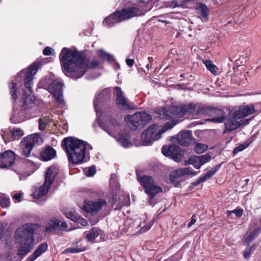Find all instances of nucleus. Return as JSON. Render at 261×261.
<instances>
[{
	"instance_id": "nucleus-46",
	"label": "nucleus",
	"mask_w": 261,
	"mask_h": 261,
	"mask_svg": "<svg viewBox=\"0 0 261 261\" xmlns=\"http://www.w3.org/2000/svg\"><path fill=\"white\" fill-rule=\"evenodd\" d=\"M248 144L247 143H244L240 145L239 146L236 147L233 150V153L234 154H236L239 152L243 151L245 148H246L248 146Z\"/></svg>"
},
{
	"instance_id": "nucleus-17",
	"label": "nucleus",
	"mask_w": 261,
	"mask_h": 261,
	"mask_svg": "<svg viewBox=\"0 0 261 261\" xmlns=\"http://www.w3.org/2000/svg\"><path fill=\"white\" fill-rule=\"evenodd\" d=\"M208 116L212 118L206 119V121L214 123H222L225 121L224 113L220 109L210 107Z\"/></svg>"
},
{
	"instance_id": "nucleus-52",
	"label": "nucleus",
	"mask_w": 261,
	"mask_h": 261,
	"mask_svg": "<svg viewBox=\"0 0 261 261\" xmlns=\"http://www.w3.org/2000/svg\"><path fill=\"white\" fill-rule=\"evenodd\" d=\"M53 51L54 49L52 48L47 46L43 49V54L45 56H49L52 54Z\"/></svg>"
},
{
	"instance_id": "nucleus-19",
	"label": "nucleus",
	"mask_w": 261,
	"mask_h": 261,
	"mask_svg": "<svg viewBox=\"0 0 261 261\" xmlns=\"http://www.w3.org/2000/svg\"><path fill=\"white\" fill-rule=\"evenodd\" d=\"M111 95V91L109 89H105L100 92L94 99L93 105L96 113L99 111V105L105 101Z\"/></svg>"
},
{
	"instance_id": "nucleus-13",
	"label": "nucleus",
	"mask_w": 261,
	"mask_h": 261,
	"mask_svg": "<svg viewBox=\"0 0 261 261\" xmlns=\"http://www.w3.org/2000/svg\"><path fill=\"white\" fill-rule=\"evenodd\" d=\"M162 153L164 155L172 159L176 162H180L182 159L181 149L177 145L164 146L162 148Z\"/></svg>"
},
{
	"instance_id": "nucleus-12",
	"label": "nucleus",
	"mask_w": 261,
	"mask_h": 261,
	"mask_svg": "<svg viewBox=\"0 0 261 261\" xmlns=\"http://www.w3.org/2000/svg\"><path fill=\"white\" fill-rule=\"evenodd\" d=\"M62 87L63 83L61 81L55 80L48 86L47 90L54 94L59 103L64 105L65 102L63 98Z\"/></svg>"
},
{
	"instance_id": "nucleus-57",
	"label": "nucleus",
	"mask_w": 261,
	"mask_h": 261,
	"mask_svg": "<svg viewBox=\"0 0 261 261\" xmlns=\"http://www.w3.org/2000/svg\"><path fill=\"white\" fill-rule=\"evenodd\" d=\"M199 178L200 179V181L202 182L205 181L207 179H209L210 178L208 176H207V175L206 173L205 174L202 175V176H201Z\"/></svg>"
},
{
	"instance_id": "nucleus-64",
	"label": "nucleus",
	"mask_w": 261,
	"mask_h": 261,
	"mask_svg": "<svg viewBox=\"0 0 261 261\" xmlns=\"http://www.w3.org/2000/svg\"><path fill=\"white\" fill-rule=\"evenodd\" d=\"M165 261H178V260L174 258H169L167 260H165Z\"/></svg>"
},
{
	"instance_id": "nucleus-4",
	"label": "nucleus",
	"mask_w": 261,
	"mask_h": 261,
	"mask_svg": "<svg viewBox=\"0 0 261 261\" xmlns=\"http://www.w3.org/2000/svg\"><path fill=\"white\" fill-rule=\"evenodd\" d=\"M256 112L253 105H243L231 110L225 122L224 133L232 131L241 125L248 123L249 120L243 118Z\"/></svg>"
},
{
	"instance_id": "nucleus-55",
	"label": "nucleus",
	"mask_w": 261,
	"mask_h": 261,
	"mask_svg": "<svg viewBox=\"0 0 261 261\" xmlns=\"http://www.w3.org/2000/svg\"><path fill=\"white\" fill-rule=\"evenodd\" d=\"M39 122H41L44 123V124H46L49 122H50V119L48 117H43L39 119Z\"/></svg>"
},
{
	"instance_id": "nucleus-34",
	"label": "nucleus",
	"mask_w": 261,
	"mask_h": 261,
	"mask_svg": "<svg viewBox=\"0 0 261 261\" xmlns=\"http://www.w3.org/2000/svg\"><path fill=\"white\" fill-rule=\"evenodd\" d=\"M183 111L184 113V115L187 114H193V117L194 115V112L196 111V105L193 103H189L187 105L182 106Z\"/></svg>"
},
{
	"instance_id": "nucleus-62",
	"label": "nucleus",
	"mask_w": 261,
	"mask_h": 261,
	"mask_svg": "<svg viewBox=\"0 0 261 261\" xmlns=\"http://www.w3.org/2000/svg\"><path fill=\"white\" fill-rule=\"evenodd\" d=\"M115 175H111V179H110V184L112 185L113 182H115V179H114V177H115Z\"/></svg>"
},
{
	"instance_id": "nucleus-51",
	"label": "nucleus",
	"mask_w": 261,
	"mask_h": 261,
	"mask_svg": "<svg viewBox=\"0 0 261 261\" xmlns=\"http://www.w3.org/2000/svg\"><path fill=\"white\" fill-rule=\"evenodd\" d=\"M66 217L68 218H69L70 219L72 220L73 221H76L77 219V218H79V216L75 215L73 212H69L66 214Z\"/></svg>"
},
{
	"instance_id": "nucleus-36",
	"label": "nucleus",
	"mask_w": 261,
	"mask_h": 261,
	"mask_svg": "<svg viewBox=\"0 0 261 261\" xmlns=\"http://www.w3.org/2000/svg\"><path fill=\"white\" fill-rule=\"evenodd\" d=\"M85 250V248L76 246H71L66 248L63 251V253H76Z\"/></svg>"
},
{
	"instance_id": "nucleus-23",
	"label": "nucleus",
	"mask_w": 261,
	"mask_h": 261,
	"mask_svg": "<svg viewBox=\"0 0 261 261\" xmlns=\"http://www.w3.org/2000/svg\"><path fill=\"white\" fill-rule=\"evenodd\" d=\"M197 14L201 19L203 21L208 20L209 9L207 6L203 3H199L196 7Z\"/></svg>"
},
{
	"instance_id": "nucleus-20",
	"label": "nucleus",
	"mask_w": 261,
	"mask_h": 261,
	"mask_svg": "<svg viewBox=\"0 0 261 261\" xmlns=\"http://www.w3.org/2000/svg\"><path fill=\"white\" fill-rule=\"evenodd\" d=\"M119 123L112 116L108 117V123L102 125L103 129L109 135L113 136V133L118 131Z\"/></svg>"
},
{
	"instance_id": "nucleus-49",
	"label": "nucleus",
	"mask_w": 261,
	"mask_h": 261,
	"mask_svg": "<svg viewBox=\"0 0 261 261\" xmlns=\"http://www.w3.org/2000/svg\"><path fill=\"white\" fill-rule=\"evenodd\" d=\"M182 171L183 172V175H190V174H193V175H197L198 173H196L195 171H191L190 169L188 167L187 168H181Z\"/></svg>"
},
{
	"instance_id": "nucleus-59",
	"label": "nucleus",
	"mask_w": 261,
	"mask_h": 261,
	"mask_svg": "<svg viewBox=\"0 0 261 261\" xmlns=\"http://www.w3.org/2000/svg\"><path fill=\"white\" fill-rule=\"evenodd\" d=\"M126 63L128 66L131 67L133 65L134 61L133 59H127L126 60Z\"/></svg>"
},
{
	"instance_id": "nucleus-54",
	"label": "nucleus",
	"mask_w": 261,
	"mask_h": 261,
	"mask_svg": "<svg viewBox=\"0 0 261 261\" xmlns=\"http://www.w3.org/2000/svg\"><path fill=\"white\" fill-rule=\"evenodd\" d=\"M80 223L82 226H86L88 224L87 221L82 217L80 216L77 218V220L75 221Z\"/></svg>"
},
{
	"instance_id": "nucleus-25",
	"label": "nucleus",
	"mask_w": 261,
	"mask_h": 261,
	"mask_svg": "<svg viewBox=\"0 0 261 261\" xmlns=\"http://www.w3.org/2000/svg\"><path fill=\"white\" fill-rule=\"evenodd\" d=\"M40 156L44 161H50L56 157V151L52 147L48 146L42 150Z\"/></svg>"
},
{
	"instance_id": "nucleus-9",
	"label": "nucleus",
	"mask_w": 261,
	"mask_h": 261,
	"mask_svg": "<svg viewBox=\"0 0 261 261\" xmlns=\"http://www.w3.org/2000/svg\"><path fill=\"white\" fill-rule=\"evenodd\" d=\"M42 142V139L38 134H34L24 137L20 143L22 154L26 157L30 156L34 146L40 144Z\"/></svg>"
},
{
	"instance_id": "nucleus-14",
	"label": "nucleus",
	"mask_w": 261,
	"mask_h": 261,
	"mask_svg": "<svg viewBox=\"0 0 261 261\" xmlns=\"http://www.w3.org/2000/svg\"><path fill=\"white\" fill-rule=\"evenodd\" d=\"M106 205L107 202L105 200L99 199L97 201H89L85 202L83 209L87 213L95 215Z\"/></svg>"
},
{
	"instance_id": "nucleus-43",
	"label": "nucleus",
	"mask_w": 261,
	"mask_h": 261,
	"mask_svg": "<svg viewBox=\"0 0 261 261\" xmlns=\"http://www.w3.org/2000/svg\"><path fill=\"white\" fill-rule=\"evenodd\" d=\"M201 166L209 162L211 159V156L209 154H206L199 156Z\"/></svg>"
},
{
	"instance_id": "nucleus-47",
	"label": "nucleus",
	"mask_w": 261,
	"mask_h": 261,
	"mask_svg": "<svg viewBox=\"0 0 261 261\" xmlns=\"http://www.w3.org/2000/svg\"><path fill=\"white\" fill-rule=\"evenodd\" d=\"M10 89H11V94L12 96V98L14 100H16L17 98V95H16V90L17 89L16 88V84L14 83L13 82L11 83L10 86Z\"/></svg>"
},
{
	"instance_id": "nucleus-26",
	"label": "nucleus",
	"mask_w": 261,
	"mask_h": 261,
	"mask_svg": "<svg viewBox=\"0 0 261 261\" xmlns=\"http://www.w3.org/2000/svg\"><path fill=\"white\" fill-rule=\"evenodd\" d=\"M47 249V244L45 243L40 244L32 255L27 258V261H34Z\"/></svg>"
},
{
	"instance_id": "nucleus-11",
	"label": "nucleus",
	"mask_w": 261,
	"mask_h": 261,
	"mask_svg": "<svg viewBox=\"0 0 261 261\" xmlns=\"http://www.w3.org/2000/svg\"><path fill=\"white\" fill-rule=\"evenodd\" d=\"M261 232V218L254 219L245 238V242L249 244Z\"/></svg>"
},
{
	"instance_id": "nucleus-35",
	"label": "nucleus",
	"mask_w": 261,
	"mask_h": 261,
	"mask_svg": "<svg viewBox=\"0 0 261 261\" xmlns=\"http://www.w3.org/2000/svg\"><path fill=\"white\" fill-rule=\"evenodd\" d=\"M203 63L206 68L213 74L216 75L217 74V67L213 63L212 61L207 60L203 61Z\"/></svg>"
},
{
	"instance_id": "nucleus-60",
	"label": "nucleus",
	"mask_w": 261,
	"mask_h": 261,
	"mask_svg": "<svg viewBox=\"0 0 261 261\" xmlns=\"http://www.w3.org/2000/svg\"><path fill=\"white\" fill-rule=\"evenodd\" d=\"M39 129L41 130H44L46 127V125L41 122H39Z\"/></svg>"
},
{
	"instance_id": "nucleus-21",
	"label": "nucleus",
	"mask_w": 261,
	"mask_h": 261,
	"mask_svg": "<svg viewBox=\"0 0 261 261\" xmlns=\"http://www.w3.org/2000/svg\"><path fill=\"white\" fill-rule=\"evenodd\" d=\"M68 225L65 222L61 221L57 219L50 220L45 227L47 232H51L56 229H63L67 227Z\"/></svg>"
},
{
	"instance_id": "nucleus-56",
	"label": "nucleus",
	"mask_w": 261,
	"mask_h": 261,
	"mask_svg": "<svg viewBox=\"0 0 261 261\" xmlns=\"http://www.w3.org/2000/svg\"><path fill=\"white\" fill-rule=\"evenodd\" d=\"M21 197H22V194L20 193L15 194L13 196V198L18 202L21 201Z\"/></svg>"
},
{
	"instance_id": "nucleus-61",
	"label": "nucleus",
	"mask_w": 261,
	"mask_h": 261,
	"mask_svg": "<svg viewBox=\"0 0 261 261\" xmlns=\"http://www.w3.org/2000/svg\"><path fill=\"white\" fill-rule=\"evenodd\" d=\"M196 221V220L194 218V217H192L191 221L188 224V227H191L195 223Z\"/></svg>"
},
{
	"instance_id": "nucleus-50",
	"label": "nucleus",
	"mask_w": 261,
	"mask_h": 261,
	"mask_svg": "<svg viewBox=\"0 0 261 261\" xmlns=\"http://www.w3.org/2000/svg\"><path fill=\"white\" fill-rule=\"evenodd\" d=\"M253 246H252L250 247L247 248L245 250V251L244 252V253H243V257L245 259H248L249 257V256L250 255V254H251V252L252 249L253 248Z\"/></svg>"
},
{
	"instance_id": "nucleus-24",
	"label": "nucleus",
	"mask_w": 261,
	"mask_h": 261,
	"mask_svg": "<svg viewBox=\"0 0 261 261\" xmlns=\"http://www.w3.org/2000/svg\"><path fill=\"white\" fill-rule=\"evenodd\" d=\"M58 173V169L55 166L48 167L45 172L44 181L46 183H49V185H52Z\"/></svg>"
},
{
	"instance_id": "nucleus-29",
	"label": "nucleus",
	"mask_w": 261,
	"mask_h": 261,
	"mask_svg": "<svg viewBox=\"0 0 261 261\" xmlns=\"http://www.w3.org/2000/svg\"><path fill=\"white\" fill-rule=\"evenodd\" d=\"M100 230L97 227H92L85 233V238L88 242H93L94 240L100 234Z\"/></svg>"
},
{
	"instance_id": "nucleus-41",
	"label": "nucleus",
	"mask_w": 261,
	"mask_h": 261,
	"mask_svg": "<svg viewBox=\"0 0 261 261\" xmlns=\"http://www.w3.org/2000/svg\"><path fill=\"white\" fill-rule=\"evenodd\" d=\"M99 56L103 60L110 62L113 60V57L111 55L101 50L99 51Z\"/></svg>"
},
{
	"instance_id": "nucleus-30",
	"label": "nucleus",
	"mask_w": 261,
	"mask_h": 261,
	"mask_svg": "<svg viewBox=\"0 0 261 261\" xmlns=\"http://www.w3.org/2000/svg\"><path fill=\"white\" fill-rule=\"evenodd\" d=\"M210 107L202 105L196 106V112L193 115V117L198 118L202 116H208Z\"/></svg>"
},
{
	"instance_id": "nucleus-1",
	"label": "nucleus",
	"mask_w": 261,
	"mask_h": 261,
	"mask_svg": "<svg viewBox=\"0 0 261 261\" xmlns=\"http://www.w3.org/2000/svg\"><path fill=\"white\" fill-rule=\"evenodd\" d=\"M59 58L63 72L74 79L82 77L88 68H96L99 64L96 60L86 63L77 51L66 47L62 49Z\"/></svg>"
},
{
	"instance_id": "nucleus-38",
	"label": "nucleus",
	"mask_w": 261,
	"mask_h": 261,
	"mask_svg": "<svg viewBox=\"0 0 261 261\" xmlns=\"http://www.w3.org/2000/svg\"><path fill=\"white\" fill-rule=\"evenodd\" d=\"M191 0H173L169 4V6L172 8L182 6Z\"/></svg>"
},
{
	"instance_id": "nucleus-15",
	"label": "nucleus",
	"mask_w": 261,
	"mask_h": 261,
	"mask_svg": "<svg viewBox=\"0 0 261 261\" xmlns=\"http://www.w3.org/2000/svg\"><path fill=\"white\" fill-rule=\"evenodd\" d=\"M116 95V103L118 107L121 109H131L133 108L132 103L124 96L121 88L118 87L115 88Z\"/></svg>"
},
{
	"instance_id": "nucleus-5",
	"label": "nucleus",
	"mask_w": 261,
	"mask_h": 261,
	"mask_svg": "<svg viewBox=\"0 0 261 261\" xmlns=\"http://www.w3.org/2000/svg\"><path fill=\"white\" fill-rule=\"evenodd\" d=\"M63 147L69 161L72 164H78L83 162L86 149V145L83 141L73 137L66 138L63 141Z\"/></svg>"
},
{
	"instance_id": "nucleus-18",
	"label": "nucleus",
	"mask_w": 261,
	"mask_h": 261,
	"mask_svg": "<svg viewBox=\"0 0 261 261\" xmlns=\"http://www.w3.org/2000/svg\"><path fill=\"white\" fill-rule=\"evenodd\" d=\"M177 142L182 146H188L194 142L192 132L184 130L180 132L177 136Z\"/></svg>"
},
{
	"instance_id": "nucleus-44",
	"label": "nucleus",
	"mask_w": 261,
	"mask_h": 261,
	"mask_svg": "<svg viewBox=\"0 0 261 261\" xmlns=\"http://www.w3.org/2000/svg\"><path fill=\"white\" fill-rule=\"evenodd\" d=\"M153 223V220L146 225H144V223H141L139 224V226L141 227V232H145L150 229Z\"/></svg>"
},
{
	"instance_id": "nucleus-8",
	"label": "nucleus",
	"mask_w": 261,
	"mask_h": 261,
	"mask_svg": "<svg viewBox=\"0 0 261 261\" xmlns=\"http://www.w3.org/2000/svg\"><path fill=\"white\" fill-rule=\"evenodd\" d=\"M127 124L133 130L142 128L146 123L152 120V116L144 112H137L132 115H128Z\"/></svg>"
},
{
	"instance_id": "nucleus-33",
	"label": "nucleus",
	"mask_w": 261,
	"mask_h": 261,
	"mask_svg": "<svg viewBox=\"0 0 261 261\" xmlns=\"http://www.w3.org/2000/svg\"><path fill=\"white\" fill-rule=\"evenodd\" d=\"M10 200L9 197L4 193H0V205L3 208L10 206Z\"/></svg>"
},
{
	"instance_id": "nucleus-32",
	"label": "nucleus",
	"mask_w": 261,
	"mask_h": 261,
	"mask_svg": "<svg viewBox=\"0 0 261 261\" xmlns=\"http://www.w3.org/2000/svg\"><path fill=\"white\" fill-rule=\"evenodd\" d=\"M186 164L192 165L196 169H198L201 167L199 156L197 155L190 156Z\"/></svg>"
},
{
	"instance_id": "nucleus-42",
	"label": "nucleus",
	"mask_w": 261,
	"mask_h": 261,
	"mask_svg": "<svg viewBox=\"0 0 261 261\" xmlns=\"http://www.w3.org/2000/svg\"><path fill=\"white\" fill-rule=\"evenodd\" d=\"M184 176L181 168L176 170L172 172L170 175L171 180L173 181L175 179Z\"/></svg>"
},
{
	"instance_id": "nucleus-28",
	"label": "nucleus",
	"mask_w": 261,
	"mask_h": 261,
	"mask_svg": "<svg viewBox=\"0 0 261 261\" xmlns=\"http://www.w3.org/2000/svg\"><path fill=\"white\" fill-rule=\"evenodd\" d=\"M128 132L126 130H121L117 137L118 142L124 147H127L130 144Z\"/></svg>"
},
{
	"instance_id": "nucleus-7",
	"label": "nucleus",
	"mask_w": 261,
	"mask_h": 261,
	"mask_svg": "<svg viewBox=\"0 0 261 261\" xmlns=\"http://www.w3.org/2000/svg\"><path fill=\"white\" fill-rule=\"evenodd\" d=\"M137 179L143 187L145 193L149 196V202L153 204L152 200L156 194L162 192V188L159 186L154 178L149 175H137Z\"/></svg>"
},
{
	"instance_id": "nucleus-10",
	"label": "nucleus",
	"mask_w": 261,
	"mask_h": 261,
	"mask_svg": "<svg viewBox=\"0 0 261 261\" xmlns=\"http://www.w3.org/2000/svg\"><path fill=\"white\" fill-rule=\"evenodd\" d=\"M162 132L156 124L150 126L141 134V140L144 145H150L153 141L159 139Z\"/></svg>"
},
{
	"instance_id": "nucleus-2",
	"label": "nucleus",
	"mask_w": 261,
	"mask_h": 261,
	"mask_svg": "<svg viewBox=\"0 0 261 261\" xmlns=\"http://www.w3.org/2000/svg\"><path fill=\"white\" fill-rule=\"evenodd\" d=\"M39 66V63H35L30 65L27 70H21L19 73L20 75L24 74V86L28 92L25 90L23 91V102L20 109H18L15 105L14 106V112L12 119L14 120L15 123L22 122L30 117L28 115V112L34 105L31 96V94L32 93L31 85L33 76L37 71Z\"/></svg>"
},
{
	"instance_id": "nucleus-53",
	"label": "nucleus",
	"mask_w": 261,
	"mask_h": 261,
	"mask_svg": "<svg viewBox=\"0 0 261 261\" xmlns=\"http://www.w3.org/2000/svg\"><path fill=\"white\" fill-rule=\"evenodd\" d=\"M219 168V166H216V167H214L212 170L209 171L206 173L207 176H208L209 178H210L216 173V172L218 171Z\"/></svg>"
},
{
	"instance_id": "nucleus-22",
	"label": "nucleus",
	"mask_w": 261,
	"mask_h": 261,
	"mask_svg": "<svg viewBox=\"0 0 261 261\" xmlns=\"http://www.w3.org/2000/svg\"><path fill=\"white\" fill-rule=\"evenodd\" d=\"M11 137L10 138H9L4 130H2L1 132V135L6 143L14 140H18L24 135V133L23 131L21 129L19 128H13L11 131Z\"/></svg>"
},
{
	"instance_id": "nucleus-6",
	"label": "nucleus",
	"mask_w": 261,
	"mask_h": 261,
	"mask_svg": "<svg viewBox=\"0 0 261 261\" xmlns=\"http://www.w3.org/2000/svg\"><path fill=\"white\" fill-rule=\"evenodd\" d=\"M147 11L148 9L143 7H132L123 9L121 11H117L106 17L103 21V24L111 27L116 23L144 14Z\"/></svg>"
},
{
	"instance_id": "nucleus-31",
	"label": "nucleus",
	"mask_w": 261,
	"mask_h": 261,
	"mask_svg": "<svg viewBox=\"0 0 261 261\" xmlns=\"http://www.w3.org/2000/svg\"><path fill=\"white\" fill-rule=\"evenodd\" d=\"M183 110L182 106H172L170 108L169 111L170 113L172 114L173 116L178 117H181L184 116Z\"/></svg>"
},
{
	"instance_id": "nucleus-16",
	"label": "nucleus",
	"mask_w": 261,
	"mask_h": 261,
	"mask_svg": "<svg viewBox=\"0 0 261 261\" xmlns=\"http://www.w3.org/2000/svg\"><path fill=\"white\" fill-rule=\"evenodd\" d=\"M15 160V153L11 150H7L0 153V168H8L14 164Z\"/></svg>"
},
{
	"instance_id": "nucleus-37",
	"label": "nucleus",
	"mask_w": 261,
	"mask_h": 261,
	"mask_svg": "<svg viewBox=\"0 0 261 261\" xmlns=\"http://www.w3.org/2000/svg\"><path fill=\"white\" fill-rule=\"evenodd\" d=\"M177 123L178 121L174 120H172L171 121L166 123L162 128H160V129L162 132V134H163L166 131L172 128L176 124H177Z\"/></svg>"
},
{
	"instance_id": "nucleus-63",
	"label": "nucleus",
	"mask_w": 261,
	"mask_h": 261,
	"mask_svg": "<svg viewBox=\"0 0 261 261\" xmlns=\"http://www.w3.org/2000/svg\"><path fill=\"white\" fill-rule=\"evenodd\" d=\"M201 182L200 181V179L199 178H198L197 180H196L193 183V184L194 185V186H197L198 185H199L200 183H201Z\"/></svg>"
},
{
	"instance_id": "nucleus-40",
	"label": "nucleus",
	"mask_w": 261,
	"mask_h": 261,
	"mask_svg": "<svg viewBox=\"0 0 261 261\" xmlns=\"http://www.w3.org/2000/svg\"><path fill=\"white\" fill-rule=\"evenodd\" d=\"M156 114L161 119H169L170 118L167 110L163 108L157 110L156 111Z\"/></svg>"
},
{
	"instance_id": "nucleus-27",
	"label": "nucleus",
	"mask_w": 261,
	"mask_h": 261,
	"mask_svg": "<svg viewBox=\"0 0 261 261\" xmlns=\"http://www.w3.org/2000/svg\"><path fill=\"white\" fill-rule=\"evenodd\" d=\"M51 186V185H49V183H46V181H44L42 186L35 189V191L33 193L34 197L36 199H38L41 196L45 195L50 188Z\"/></svg>"
},
{
	"instance_id": "nucleus-45",
	"label": "nucleus",
	"mask_w": 261,
	"mask_h": 261,
	"mask_svg": "<svg viewBox=\"0 0 261 261\" xmlns=\"http://www.w3.org/2000/svg\"><path fill=\"white\" fill-rule=\"evenodd\" d=\"M96 172V169L94 166L89 167L87 170H85V174L88 177L93 176Z\"/></svg>"
},
{
	"instance_id": "nucleus-39",
	"label": "nucleus",
	"mask_w": 261,
	"mask_h": 261,
	"mask_svg": "<svg viewBox=\"0 0 261 261\" xmlns=\"http://www.w3.org/2000/svg\"><path fill=\"white\" fill-rule=\"evenodd\" d=\"M207 149V146L205 144L197 143L195 145V151L198 154L204 152Z\"/></svg>"
},
{
	"instance_id": "nucleus-58",
	"label": "nucleus",
	"mask_w": 261,
	"mask_h": 261,
	"mask_svg": "<svg viewBox=\"0 0 261 261\" xmlns=\"http://www.w3.org/2000/svg\"><path fill=\"white\" fill-rule=\"evenodd\" d=\"M199 178L200 179V181L202 182L205 181L207 179H209L210 178L208 176H207V175L206 173L205 174L202 175V176H201Z\"/></svg>"
},
{
	"instance_id": "nucleus-48",
	"label": "nucleus",
	"mask_w": 261,
	"mask_h": 261,
	"mask_svg": "<svg viewBox=\"0 0 261 261\" xmlns=\"http://www.w3.org/2000/svg\"><path fill=\"white\" fill-rule=\"evenodd\" d=\"M227 213L228 215H230L231 214L234 213L236 216L240 217L243 214V210L242 209H235L233 211H228Z\"/></svg>"
},
{
	"instance_id": "nucleus-3",
	"label": "nucleus",
	"mask_w": 261,
	"mask_h": 261,
	"mask_svg": "<svg viewBox=\"0 0 261 261\" xmlns=\"http://www.w3.org/2000/svg\"><path fill=\"white\" fill-rule=\"evenodd\" d=\"M38 225L28 223L18 227L14 234L15 242L19 245L17 254L20 257H23L33 249L35 246L34 234Z\"/></svg>"
}]
</instances>
